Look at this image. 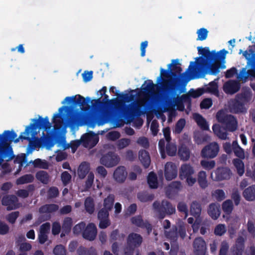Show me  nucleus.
I'll list each match as a JSON object with an SVG mask.
<instances>
[{
    "instance_id": "nucleus-26",
    "label": "nucleus",
    "mask_w": 255,
    "mask_h": 255,
    "mask_svg": "<svg viewBox=\"0 0 255 255\" xmlns=\"http://www.w3.org/2000/svg\"><path fill=\"white\" fill-rule=\"evenodd\" d=\"M127 174L125 167L119 166L115 170L113 176L117 182L123 183L126 179Z\"/></svg>"
},
{
    "instance_id": "nucleus-19",
    "label": "nucleus",
    "mask_w": 255,
    "mask_h": 255,
    "mask_svg": "<svg viewBox=\"0 0 255 255\" xmlns=\"http://www.w3.org/2000/svg\"><path fill=\"white\" fill-rule=\"evenodd\" d=\"M193 248L195 255H205L206 245L202 238L198 237L194 240Z\"/></svg>"
},
{
    "instance_id": "nucleus-39",
    "label": "nucleus",
    "mask_w": 255,
    "mask_h": 255,
    "mask_svg": "<svg viewBox=\"0 0 255 255\" xmlns=\"http://www.w3.org/2000/svg\"><path fill=\"white\" fill-rule=\"evenodd\" d=\"M198 183L201 188L205 189L208 186L207 174L205 171H200L198 174Z\"/></svg>"
},
{
    "instance_id": "nucleus-36",
    "label": "nucleus",
    "mask_w": 255,
    "mask_h": 255,
    "mask_svg": "<svg viewBox=\"0 0 255 255\" xmlns=\"http://www.w3.org/2000/svg\"><path fill=\"white\" fill-rule=\"evenodd\" d=\"M178 155L181 160L186 161L189 159L190 152L188 148L185 145H182L178 149Z\"/></svg>"
},
{
    "instance_id": "nucleus-57",
    "label": "nucleus",
    "mask_w": 255,
    "mask_h": 255,
    "mask_svg": "<svg viewBox=\"0 0 255 255\" xmlns=\"http://www.w3.org/2000/svg\"><path fill=\"white\" fill-rule=\"evenodd\" d=\"M226 228L224 224L217 225L214 231V233L216 236H222L226 232Z\"/></svg>"
},
{
    "instance_id": "nucleus-3",
    "label": "nucleus",
    "mask_w": 255,
    "mask_h": 255,
    "mask_svg": "<svg viewBox=\"0 0 255 255\" xmlns=\"http://www.w3.org/2000/svg\"><path fill=\"white\" fill-rule=\"evenodd\" d=\"M103 96L104 98L103 100L108 102L111 107L119 116H124L132 120L135 117L140 116L144 113L141 110V106L137 103L133 102L128 105H125L123 101L118 98L109 100L108 95L105 94Z\"/></svg>"
},
{
    "instance_id": "nucleus-63",
    "label": "nucleus",
    "mask_w": 255,
    "mask_h": 255,
    "mask_svg": "<svg viewBox=\"0 0 255 255\" xmlns=\"http://www.w3.org/2000/svg\"><path fill=\"white\" fill-rule=\"evenodd\" d=\"M229 249V246L227 241H223L221 244L220 249L219 251V255H227Z\"/></svg>"
},
{
    "instance_id": "nucleus-20",
    "label": "nucleus",
    "mask_w": 255,
    "mask_h": 255,
    "mask_svg": "<svg viewBox=\"0 0 255 255\" xmlns=\"http://www.w3.org/2000/svg\"><path fill=\"white\" fill-rule=\"evenodd\" d=\"M241 85L239 82L236 80H229L223 85V90L228 94H234L240 89Z\"/></svg>"
},
{
    "instance_id": "nucleus-22",
    "label": "nucleus",
    "mask_w": 255,
    "mask_h": 255,
    "mask_svg": "<svg viewBox=\"0 0 255 255\" xmlns=\"http://www.w3.org/2000/svg\"><path fill=\"white\" fill-rule=\"evenodd\" d=\"M236 97L245 106L249 105L253 98V93L250 89L243 90L240 93L238 94Z\"/></svg>"
},
{
    "instance_id": "nucleus-12",
    "label": "nucleus",
    "mask_w": 255,
    "mask_h": 255,
    "mask_svg": "<svg viewBox=\"0 0 255 255\" xmlns=\"http://www.w3.org/2000/svg\"><path fill=\"white\" fill-rule=\"evenodd\" d=\"M229 108L230 112L235 114L246 113L247 111V108L245 105L236 97L230 101Z\"/></svg>"
},
{
    "instance_id": "nucleus-6",
    "label": "nucleus",
    "mask_w": 255,
    "mask_h": 255,
    "mask_svg": "<svg viewBox=\"0 0 255 255\" xmlns=\"http://www.w3.org/2000/svg\"><path fill=\"white\" fill-rule=\"evenodd\" d=\"M152 207L160 219H163L167 215H172L176 211L175 206L166 200H163L161 202L155 201L153 202Z\"/></svg>"
},
{
    "instance_id": "nucleus-29",
    "label": "nucleus",
    "mask_w": 255,
    "mask_h": 255,
    "mask_svg": "<svg viewBox=\"0 0 255 255\" xmlns=\"http://www.w3.org/2000/svg\"><path fill=\"white\" fill-rule=\"evenodd\" d=\"M138 158L145 168L149 167L150 163V157L148 151L145 150H140L138 152Z\"/></svg>"
},
{
    "instance_id": "nucleus-5",
    "label": "nucleus",
    "mask_w": 255,
    "mask_h": 255,
    "mask_svg": "<svg viewBox=\"0 0 255 255\" xmlns=\"http://www.w3.org/2000/svg\"><path fill=\"white\" fill-rule=\"evenodd\" d=\"M115 200V196L113 194H110L103 200V207L98 212L97 217L99 220V227L101 229H105L111 224L109 218V212L114 206Z\"/></svg>"
},
{
    "instance_id": "nucleus-60",
    "label": "nucleus",
    "mask_w": 255,
    "mask_h": 255,
    "mask_svg": "<svg viewBox=\"0 0 255 255\" xmlns=\"http://www.w3.org/2000/svg\"><path fill=\"white\" fill-rule=\"evenodd\" d=\"M53 254L55 255H66V250L63 245H58L54 248Z\"/></svg>"
},
{
    "instance_id": "nucleus-37",
    "label": "nucleus",
    "mask_w": 255,
    "mask_h": 255,
    "mask_svg": "<svg viewBox=\"0 0 255 255\" xmlns=\"http://www.w3.org/2000/svg\"><path fill=\"white\" fill-rule=\"evenodd\" d=\"M34 189V185L33 184H29L26 187V189H19L16 194L19 197L26 198L28 197L29 192H33Z\"/></svg>"
},
{
    "instance_id": "nucleus-42",
    "label": "nucleus",
    "mask_w": 255,
    "mask_h": 255,
    "mask_svg": "<svg viewBox=\"0 0 255 255\" xmlns=\"http://www.w3.org/2000/svg\"><path fill=\"white\" fill-rule=\"evenodd\" d=\"M172 63L173 68L171 69V75L174 77H176L181 74L182 69L178 59L173 60Z\"/></svg>"
},
{
    "instance_id": "nucleus-23",
    "label": "nucleus",
    "mask_w": 255,
    "mask_h": 255,
    "mask_svg": "<svg viewBox=\"0 0 255 255\" xmlns=\"http://www.w3.org/2000/svg\"><path fill=\"white\" fill-rule=\"evenodd\" d=\"M245 249V240L243 237H239L236 243L231 248V255H242Z\"/></svg>"
},
{
    "instance_id": "nucleus-58",
    "label": "nucleus",
    "mask_w": 255,
    "mask_h": 255,
    "mask_svg": "<svg viewBox=\"0 0 255 255\" xmlns=\"http://www.w3.org/2000/svg\"><path fill=\"white\" fill-rule=\"evenodd\" d=\"M208 31L207 29L205 28H201L198 29L197 31V34L198 35L197 40L203 41L205 40L208 36Z\"/></svg>"
},
{
    "instance_id": "nucleus-48",
    "label": "nucleus",
    "mask_w": 255,
    "mask_h": 255,
    "mask_svg": "<svg viewBox=\"0 0 255 255\" xmlns=\"http://www.w3.org/2000/svg\"><path fill=\"white\" fill-rule=\"evenodd\" d=\"M17 246L19 247L20 254H27L26 252L30 251L32 249L31 245L28 242H23L21 243H17Z\"/></svg>"
},
{
    "instance_id": "nucleus-46",
    "label": "nucleus",
    "mask_w": 255,
    "mask_h": 255,
    "mask_svg": "<svg viewBox=\"0 0 255 255\" xmlns=\"http://www.w3.org/2000/svg\"><path fill=\"white\" fill-rule=\"evenodd\" d=\"M218 83L215 81H213L206 85L204 89V93H217L218 92Z\"/></svg>"
},
{
    "instance_id": "nucleus-64",
    "label": "nucleus",
    "mask_w": 255,
    "mask_h": 255,
    "mask_svg": "<svg viewBox=\"0 0 255 255\" xmlns=\"http://www.w3.org/2000/svg\"><path fill=\"white\" fill-rule=\"evenodd\" d=\"M61 180L64 186H66L71 180V175L67 171H64L62 173Z\"/></svg>"
},
{
    "instance_id": "nucleus-14",
    "label": "nucleus",
    "mask_w": 255,
    "mask_h": 255,
    "mask_svg": "<svg viewBox=\"0 0 255 255\" xmlns=\"http://www.w3.org/2000/svg\"><path fill=\"white\" fill-rule=\"evenodd\" d=\"M77 96V99H76L77 96L66 97L62 103L64 104L66 102H67L69 104L72 103L75 105H78L80 106H82L83 108H84L86 105L89 106L88 103L90 102V98L87 97L86 99H85L80 95H78ZM82 110H83V108H82Z\"/></svg>"
},
{
    "instance_id": "nucleus-13",
    "label": "nucleus",
    "mask_w": 255,
    "mask_h": 255,
    "mask_svg": "<svg viewBox=\"0 0 255 255\" xmlns=\"http://www.w3.org/2000/svg\"><path fill=\"white\" fill-rule=\"evenodd\" d=\"M132 224L141 229H145L148 235H149L152 230V226L147 220L144 221L140 215L132 217L130 219Z\"/></svg>"
},
{
    "instance_id": "nucleus-30",
    "label": "nucleus",
    "mask_w": 255,
    "mask_h": 255,
    "mask_svg": "<svg viewBox=\"0 0 255 255\" xmlns=\"http://www.w3.org/2000/svg\"><path fill=\"white\" fill-rule=\"evenodd\" d=\"M73 224L72 219L70 217H66L64 219L62 226V232L61 237L62 238L68 235L71 230Z\"/></svg>"
},
{
    "instance_id": "nucleus-21",
    "label": "nucleus",
    "mask_w": 255,
    "mask_h": 255,
    "mask_svg": "<svg viewBox=\"0 0 255 255\" xmlns=\"http://www.w3.org/2000/svg\"><path fill=\"white\" fill-rule=\"evenodd\" d=\"M81 140L85 146H87L92 143L94 146L98 143L99 138L93 131H90L82 135Z\"/></svg>"
},
{
    "instance_id": "nucleus-55",
    "label": "nucleus",
    "mask_w": 255,
    "mask_h": 255,
    "mask_svg": "<svg viewBox=\"0 0 255 255\" xmlns=\"http://www.w3.org/2000/svg\"><path fill=\"white\" fill-rule=\"evenodd\" d=\"M33 166L35 168L47 169L48 163L46 161H43L40 158H37L32 161Z\"/></svg>"
},
{
    "instance_id": "nucleus-54",
    "label": "nucleus",
    "mask_w": 255,
    "mask_h": 255,
    "mask_svg": "<svg viewBox=\"0 0 255 255\" xmlns=\"http://www.w3.org/2000/svg\"><path fill=\"white\" fill-rule=\"evenodd\" d=\"M59 191L57 187H50L47 191L48 199L55 198L59 196Z\"/></svg>"
},
{
    "instance_id": "nucleus-2",
    "label": "nucleus",
    "mask_w": 255,
    "mask_h": 255,
    "mask_svg": "<svg viewBox=\"0 0 255 255\" xmlns=\"http://www.w3.org/2000/svg\"><path fill=\"white\" fill-rule=\"evenodd\" d=\"M198 53L201 57L196 58L195 61H191L188 69L192 71L190 79H197L204 77L206 74L216 75L220 69L226 68L224 64L228 51L223 49L218 52L215 50L210 51L209 47H198Z\"/></svg>"
},
{
    "instance_id": "nucleus-52",
    "label": "nucleus",
    "mask_w": 255,
    "mask_h": 255,
    "mask_svg": "<svg viewBox=\"0 0 255 255\" xmlns=\"http://www.w3.org/2000/svg\"><path fill=\"white\" fill-rule=\"evenodd\" d=\"M80 115L78 113L72 114L68 119V123L71 126H75L78 124L80 121Z\"/></svg>"
},
{
    "instance_id": "nucleus-7",
    "label": "nucleus",
    "mask_w": 255,
    "mask_h": 255,
    "mask_svg": "<svg viewBox=\"0 0 255 255\" xmlns=\"http://www.w3.org/2000/svg\"><path fill=\"white\" fill-rule=\"evenodd\" d=\"M216 119L218 122L225 126L228 131H234L237 129L238 122L234 116L226 114L222 110H220L216 114Z\"/></svg>"
},
{
    "instance_id": "nucleus-56",
    "label": "nucleus",
    "mask_w": 255,
    "mask_h": 255,
    "mask_svg": "<svg viewBox=\"0 0 255 255\" xmlns=\"http://www.w3.org/2000/svg\"><path fill=\"white\" fill-rule=\"evenodd\" d=\"M201 165L206 170H211L214 168L216 165L215 161L214 160L207 161L202 160L200 162Z\"/></svg>"
},
{
    "instance_id": "nucleus-25",
    "label": "nucleus",
    "mask_w": 255,
    "mask_h": 255,
    "mask_svg": "<svg viewBox=\"0 0 255 255\" xmlns=\"http://www.w3.org/2000/svg\"><path fill=\"white\" fill-rule=\"evenodd\" d=\"M172 66V63H170L168 65V68L167 70H164L162 68L160 69V76L158 78L157 83H159L161 79H162L163 82L161 83L162 85V83L166 80H169V83H172L175 81H177V80L174 81L172 80L171 78V67Z\"/></svg>"
},
{
    "instance_id": "nucleus-11",
    "label": "nucleus",
    "mask_w": 255,
    "mask_h": 255,
    "mask_svg": "<svg viewBox=\"0 0 255 255\" xmlns=\"http://www.w3.org/2000/svg\"><path fill=\"white\" fill-rule=\"evenodd\" d=\"M120 158L113 152H108L100 159V163L107 167L116 166L119 162Z\"/></svg>"
},
{
    "instance_id": "nucleus-61",
    "label": "nucleus",
    "mask_w": 255,
    "mask_h": 255,
    "mask_svg": "<svg viewBox=\"0 0 255 255\" xmlns=\"http://www.w3.org/2000/svg\"><path fill=\"white\" fill-rule=\"evenodd\" d=\"M204 93V89L203 88H198L196 90L191 89L189 92V94L191 97L193 98H197Z\"/></svg>"
},
{
    "instance_id": "nucleus-62",
    "label": "nucleus",
    "mask_w": 255,
    "mask_h": 255,
    "mask_svg": "<svg viewBox=\"0 0 255 255\" xmlns=\"http://www.w3.org/2000/svg\"><path fill=\"white\" fill-rule=\"evenodd\" d=\"M19 215L18 211H14L9 213L6 217V220L10 223L13 224L15 223L17 218Z\"/></svg>"
},
{
    "instance_id": "nucleus-24",
    "label": "nucleus",
    "mask_w": 255,
    "mask_h": 255,
    "mask_svg": "<svg viewBox=\"0 0 255 255\" xmlns=\"http://www.w3.org/2000/svg\"><path fill=\"white\" fill-rule=\"evenodd\" d=\"M215 173L217 181L229 179L232 175L230 169L228 167H218Z\"/></svg>"
},
{
    "instance_id": "nucleus-50",
    "label": "nucleus",
    "mask_w": 255,
    "mask_h": 255,
    "mask_svg": "<svg viewBox=\"0 0 255 255\" xmlns=\"http://www.w3.org/2000/svg\"><path fill=\"white\" fill-rule=\"evenodd\" d=\"M146 83L145 87L142 88V90L144 92L147 94H152L155 90V85L154 84L151 80H148L144 82V84Z\"/></svg>"
},
{
    "instance_id": "nucleus-17",
    "label": "nucleus",
    "mask_w": 255,
    "mask_h": 255,
    "mask_svg": "<svg viewBox=\"0 0 255 255\" xmlns=\"http://www.w3.org/2000/svg\"><path fill=\"white\" fill-rule=\"evenodd\" d=\"M17 202L18 199L14 195H7L4 196L1 199L2 205L6 206V209L8 211L16 209Z\"/></svg>"
},
{
    "instance_id": "nucleus-51",
    "label": "nucleus",
    "mask_w": 255,
    "mask_h": 255,
    "mask_svg": "<svg viewBox=\"0 0 255 255\" xmlns=\"http://www.w3.org/2000/svg\"><path fill=\"white\" fill-rule=\"evenodd\" d=\"M94 174L93 172H90L88 175L84 185L85 191H88L92 186L94 182Z\"/></svg>"
},
{
    "instance_id": "nucleus-1",
    "label": "nucleus",
    "mask_w": 255,
    "mask_h": 255,
    "mask_svg": "<svg viewBox=\"0 0 255 255\" xmlns=\"http://www.w3.org/2000/svg\"><path fill=\"white\" fill-rule=\"evenodd\" d=\"M32 121L34 122L30 124L25 128L24 132L22 133L29 135L32 132L31 138L28 136H25L21 133L18 138L16 133L13 130H5L2 134H0V165L5 160L6 161L11 160L14 155L10 144L12 141L17 143L21 140H28L29 141V146H32V149L36 147H40L42 144H46L50 140L48 138L36 137L37 128L44 129L45 130L49 129L51 127V124L49 121L48 117L44 118L39 116L38 119H33Z\"/></svg>"
},
{
    "instance_id": "nucleus-8",
    "label": "nucleus",
    "mask_w": 255,
    "mask_h": 255,
    "mask_svg": "<svg viewBox=\"0 0 255 255\" xmlns=\"http://www.w3.org/2000/svg\"><path fill=\"white\" fill-rule=\"evenodd\" d=\"M194 173L193 167L189 164H183L181 165L179 171V177L180 179H186L187 184L190 186H193L197 180L192 175Z\"/></svg>"
},
{
    "instance_id": "nucleus-44",
    "label": "nucleus",
    "mask_w": 255,
    "mask_h": 255,
    "mask_svg": "<svg viewBox=\"0 0 255 255\" xmlns=\"http://www.w3.org/2000/svg\"><path fill=\"white\" fill-rule=\"evenodd\" d=\"M233 203L231 200L228 199L224 201L222 204V209L224 213L230 216L233 210Z\"/></svg>"
},
{
    "instance_id": "nucleus-59",
    "label": "nucleus",
    "mask_w": 255,
    "mask_h": 255,
    "mask_svg": "<svg viewBox=\"0 0 255 255\" xmlns=\"http://www.w3.org/2000/svg\"><path fill=\"white\" fill-rule=\"evenodd\" d=\"M27 161V157L26 155L24 153H22L20 155H18L15 159L14 160V162L15 163L19 164V167H22L24 163H26Z\"/></svg>"
},
{
    "instance_id": "nucleus-28",
    "label": "nucleus",
    "mask_w": 255,
    "mask_h": 255,
    "mask_svg": "<svg viewBox=\"0 0 255 255\" xmlns=\"http://www.w3.org/2000/svg\"><path fill=\"white\" fill-rule=\"evenodd\" d=\"M71 107L68 106H62L59 109V114H55L53 116V123L54 124L55 128H59L61 127L62 124V121L61 119H62V114L63 111L66 110H69L71 109Z\"/></svg>"
},
{
    "instance_id": "nucleus-47",
    "label": "nucleus",
    "mask_w": 255,
    "mask_h": 255,
    "mask_svg": "<svg viewBox=\"0 0 255 255\" xmlns=\"http://www.w3.org/2000/svg\"><path fill=\"white\" fill-rule=\"evenodd\" d=\"M86 211L89 214H92L95 210V205L93 199L91 197H87L84 203Z\"/></svg>"
},
{
    "instance_id": "nucleus-35",
    "label": "nucleus",
    "mask_w": 255,
    "mask_h": 255,
    "mask_svg": "<svg viewBox=\"0 0 255 255\" xmlns=\"http://www.w3.org/2000/svg\"><path fill=\"white\" fill-rule=\"evenodd\" d=\"M201 206L197 201H193L190 206L191 215L195 218L199 217L201 213Z\"/></svg>"
},
{
    "instance_id": "nucleus-15",
    "label": "nucleus",
    "mask_w": 255,
    "mask_h": 255,
    "mask_svg": "<svg viewBox=\"0 0 255 255\" xmlns=\"http://www.w3.org/2000/svg\"><path fill=\"white\" fill-rule=\"evenodd\" d=\"M142 241L143 239L140 235L131 233L128 235L127 238V247L135 250L136 248L141 245Z\"/></svg>"
},
{
    "instance_id": "nucleus-27",
    "label": "nucleus",
    "mask_w": 255,
    "mask_h": 255,
    "mask_svg": "<svg viewBox=\"0 0 255 255\" xmlns=\"http://www.w3.org/2000/svg\"><path fill=\"white\" fill-rule=\"evenodd\" d=\"M207 212L212 219L217 220L221 214L220 205L216 203H211L208 208Z\"/></svg>"
},
{
    "instance_id": "nucleus-49",
    "label": "nucleus",
    "mask_w": 255,
    "mask_h": 255,
    "mask_svg": "<svg viewBox=\"0 0 255 255\" xmlns=\"http://www.w3.org/2000/svg\"><path fill=\"white\" fill-rule=\"evenodd\" d=\"M166 151L168 155L170 156H174L177 151L176 146L170 141L167 142Z\"/></svg>"
},
{
    "instance_id": "nucleus-34",
    "label": "nucleus",
    "mask_w": 255,
    "mask_h": 255,
    "mask_svg": "<svg viewBox=\"0 0 255 255\" xmlns=\"http://www.w3.org/2000/svg\"><path fill=\"white\" fill-rule=\"evenodd\" d=\"M36 178L44 184H47L50 180V176L47 171L40 170L35 174Z\"/></svg>"
},
{
    "instance_id": "nucleus-18",
    "label": "nucleus",
    "mask_w": 255,
    "mask_h": 255,
    "mask_svg": "<svg viewBox=\"0 0 255 255\" xmlns=\"http://www.w3.org/2000/svg\"><path fill=\"white\" fill-rule=\"evenodd\" d=\"M97 234V229L96 225L93 223H89L82 233L83 237L89 241L95 240Z\"/></svg>"
},
{
    "instance_id": "nucleus-4",
    "label": "nucleus",
    "mask_w": 255,
    "mask_h": 255,
    "mask_svg": "<svg viewBox=\"0 0 255 255\" xmlns=\"http://www.w3.org/2000/svg\"><path fill=\"white\" fill-rule=\"evenodd\" d=\"M192 79L188 78L185 79L182 82L175 81L172 83H169V80L165 81L162 84L163 91L169 94L171 97L167 99L168 103L172 104L174 102L178 106L181 105L183 107V101L181 99V96L179 95L185 92L186 86L187 83Z\"/></svg>"
},
{
    "instance_id": "nucleus-32",
    "label": "nucleus",
    "mask_w": 255,
    "mask_h": 255,
    "mask_svg": "<svg viewBox=\"0 0 255 255\" xmlns=\"http://www.w3.org/2000/svg\"><path fill=\"white\" fill-rule=\"evenodd\" d=\"M243 197L247 201L255 200V185H252L244 190L243 193Z\"/></svg>"
},
{
    "instance_id": "nucleus-41",
    "label": "nucleus",
    "mask_w": 255,
    "mask_h": 255,
    "mask_svg": "<svg viewBox=\"0 0 255 255\" xmlns=\"http://www.w3.org/2000/svg\"><path fill=\"white\" fill-rule=\"evenodd\" d=\"M77 252L79 255H97L96 251L93 247L86 248L80 246L77 249Z\"/></svg>"
},
{
    "instance_id": "nucleus-40",
    "label": "nucleus",
    "mask_w": 255,
    "mask_h": 255,
    "mask_svg": "<svg viewBox=\"0 0 255 255\" xmlns=\"http://www.w3.org/2000/svg\"><path fill=\"white\" fill-rule=\"evenodd\" d=\"M147 183L151 189H156L158 187L157 177L155 173L150 172L147 176Z\"/></svg>"
},
{
    "instance_id": "nucleus-9",
    "label": "nucleus",
    "mask_w": 255,
    "mask_h": 255,
    "mask_svg": "<svg viewBox=\"0 0 255 255\" xmlns=\"http://www.w3.org/2000/svg\"><path fill=\"white\" fill-rule=\"evenodd\" d=\"M164 234L165 237L169 239L171 242H176L179 236L182 239H184L186 236V229L184 226L173 225L171 229L169 231H165Z\"/></svg>"
},
{
    "instance_id": "nucleus-33",
    "label": "nucleus",
    "mask_w": 255,
    "mask_h": 255,
    "mask_svg": "<svg viewBox=\"0 0 255 255\" xmlns=\"http://www.w3.org/2000/svg\"><path fill=\"white\" fill-rule=\"evenodd\" d=\"M194 119L197 124L203 130H208L209 125L206 120L199 114L196 113L194 115Z\"/></svg>"
},
{
    "instance_id": "nucleus-16",
    "label": "nucleus",
    "mask_w": 255,
    "mask_h": 255,
    "mask_svg": "<svg viewBox=\"0 0 255 255\" xmlns=\"http://www.w3.org/2000/svg\"><path fill=\"white\" fill-rule=\"evenodd\" d=\"M177 167L176 164L172 162H168L165 165L164 176L165 179L170 181L176 177L177 175Z\"/></svg>"
},
{
    "instance_id": "nucleus-31",
    "label": "nucleus",
    "mask_w": 255,
    "mask_h": 255,
    "mask_svg": "<svg viewBox=\"0 0 255 255\" xmlns=\"http://www.w3.org/2000/svg\"><path fill=\"white\" fill-rule=\"evenodd\" d=\"M90 170V165L87 162L84 161L79 165L78 169V175L80 179H84Z\"/></svg>"
},
{
    "instance_id": "nucleus-53",
    "label": "nucleus",
    "mask_w": 255,
    "mask_h": 255,
    "mask_svg": "<svg viewBox=\"0 0 255 255\" xmlns=\"http://www.w3.org/2000/svg\"><path fill=\"white\" fill-rule=\"evenodd\" d=\"M186 124V121L184 119H180L176 123L175 128L174 132L175 133H180L182 131Z\"/></svg>"
},
{
    "instance_id": "nucleus-43",
    "label": "nucleus",
    "mask_w": 255,
    "mask_h": 255,
    "mask_svg": "<svg viewBox=\"0 0 255 255\" xmlns=\"http://www.w3.org/2000/svg\"><path fill=\"white\" fill-rule=\"evenodd\" d=\"M34 176L30 174H25L17 179L16 183L17 185L31 183L34 181Z\"/></svg>"
},
{
    "instance_id": "nucleus-10",
    "label": "nucleus",
    "mask_w": 255,
    "mask_h": 255,
    "mask_svg": "<svg viewBox=\"0 0 255 255\" xmlns=\"http://www.w3.org/2000/svg\"><path fill=\"white\" fill-rule=\"evenodd\" d=\"M219 149V144L217 142H211L202 148L201 155L204 158H214L218 155Z\"/></svg>"
},
{
    "instance_id": "nucleus-38",
    "label": "nucleus",
    "mask_w": 255,
    "mask_h": 255,
    "mask_svg": "<svg viewBox=\"0 0 255 255\" xmlns=\"http://www.w3.org/2000/svg\"><path fill=\"white\" fill-rule=\"evenodd\" d=\"M233 163L237 169L238 175L240 176H242L245 172V164L242 159L239 158L234 159Z\"/></svg>"
},
{
    "instance_id": "nucleus-45",
    "label": "nucleus",
    "mask_w": 255,
    "mask_h": 255,
    "mask_svg": "<svg viewBox=\"0 0 255 255\" xmlns=\"http://www.w3.org/2000/svg\"><path fill=\"white\" fill-rule=\"evenodd\" d=\"M137 197L141 202H146L152 201L154 198V195L147 192H140L137 194Z\"/></svg>"
}]
</instances>
